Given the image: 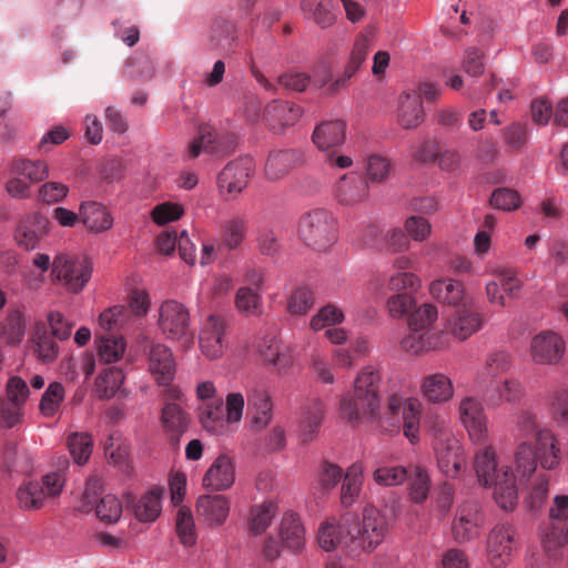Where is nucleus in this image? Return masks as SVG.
<instances>
[{
	"mask_svg": "<svg viewBox=\"0 0 568 568\" xmlns=\"http://www.w3.org/2000/svg\"><path fill=\"white\" fill-rule=\"evenodd\" d=\"M26 333L23 315L18 310L9 311L4 322L0 326V335L7 343H20Z\"/></svg>",
	"mask_w": 568,
	"mask_h": 568,
	"instance_id": "obj_55",
	"label": "nucleus"
},
{
	"mask_svg": "<svg viewBox=\"0 0 568 568\" xmlns=\"http://www.w3.org/2000/svg\"><path fill=\"white\" fill-rule=\"evenodd\" d=\"M49 176V165L42 160L20 159L10 168V178L6 183V190L14 199H28L31 195V186L42 182Z\"/></svg>",
	"mask_w": 568,
	"mask_h": 568,
	"instance_id": "obj_8",
	"label": "nucleus"
},
{
	"mask_svg": "<svg viewBox=\"0 0 568 568\" xmlns=\"http://www.w3.org/2000/svg\"><path fill=\"white\" fill-rule=\"evenodd\" d=\"M548 405L552 419L559 426L568 424V389H556L548 395Z\"/></svg>",
	"mask_w": 568,
	"mask_h": 568,
	"instance_id": "obj_64",
	"label": "nucleus"
},
{
	"mask_svg": "<svg viewBox=\"0 0 568 568\" xmlns=\"http://www.w3.org/2000/svg\"><path fill=\"white\" fill-rule=\"evenodd\" d=\"M373 479L379 486H398L407 479V469L400 465L381 466L374 470Z\"/></svg>",
	"mask_w": 568,
	"mask_h": 568,
	"instance_id": "obj_62",
	"label": "nucleus"
},
{
	"mask_svg": "<svg viewBox=\"0 0 568 568\" xmlns=\"http://www.w3.org/2000/svg\"><path fill=\"white\" fill-rule=\"evenodd\" d=\"M566 343L555 332L544 331L531 338L529 354L537 365H556L564 357Z\"/></svg>",
	"mask_w": 568,
	"mask_h": 568,
	"instance_id": "obj_16",
	"label": "nucleus"
},
{
	"mask_svg": "<svg viewBox=\"0 0 568 568\" xmlns=\"http://www.w3.org/2000/svg\"><path fill=\"white\" fill-rule=\"evenodd\" d=\"M64 398V387L61 383L53 382L49 384L42 394L39 409L45 417H53L59 410Z\"/></svg>",
	"mask_w": 568,
	"mask_h": 568,
	"instance_id": "obj_61",
	"label": "nucleus"
},
{
	"mask_svg": "<svg viewBox=\"0 0 568 568\" xmlns=\"http://www.w3.org/2000/svg\"><path fill=\"white\" fill-rule=\"evenodd\" d=\"M302 10L305 14L312 17L321 28L331 27L336 19L333 3L328 0H304Z\"/></svg>",
	"mask_w": 568,
	"mask_h": 568,
	"instance_id": "obj_52",
	"label": "nucleus"
},
{
	"mask_svg": "<svg viewBox=\"0 0 568 568\" xmlns=\"http://www.w3.org/2000/svg\"><path fill=\"white\" fill-rule=\"evenodd\" d=\"M323 419V403L320 398L310 399L301 410L298 436L301 442H312L318 432Z\"/></svg>",
	"mask_w": 568,
	"mask_h": 568,
	"instance_id": "obj_40",
	"label": "nucleus"
},
{
	"mask_svg": "<svg viewBox=\"0 0 568 568\" xmlns=\"http://www.w3.org/2000/svg\"><path fill=\"white\" fill-rule=\"evenodd\" d=\"M199 420L202 427L212 435H225L229 426L224 417L223 399L205 402L199 407Z\"/></svg>",
	"mask_w": 568,
	"mask_h": 568,
	"instance_id": "obj_41",
	"label": "nucleus"
},
{
	"mask_svg": "<svg viewBox=\"0 0 568 568\" xmlns=\"http://www.w3.org/2000/svg\"><path fill=\"white\" fill-rule=\"evenodd\" d=\"M101 484L99 479H89L80 500L78 509L82 513L95 510L97 517L106 524L116 523L122 516V504L120 499L112 494L104 495L99 500Z\"/></svg>",
	"mask_w": 568,
	"mask_h": 568,
	"instance_id": "obj_9",
	"label": "nucleus"
},
{
	"mask_svg": "<svg viewBox=\"0 0 568 568\" xmlns=\"http://www.w3.org/2000/svg\"><path fill=\"white\" fill-rule=\"evenodd\" d=\"M515 530L509 525H497L490 531L487 540V557L495 568L508 565L511 558Z\"/></svg>",
	"mask_w": 568,
	"mask_h": 568,
	"instance_id": "obj_21",
	"label": "nucleus"
},
{
	"mask_svg": "<svg viewBox=\"0 0 568 568\" xmlns=\"http://www.w3.org/2000/svg\"><path fill=\"white\" fill-rule=\"evenodd\" d=\"M17 500L23 510H39L49 499L39 480H24L17 490Z\"/></svg>",
	"mask_w": 568,
	"mask_h": 568,
	"instance_id": "obj_45",
	"label": "nucleus"
},
{
	"mask_svg": "<svg viewBox=\"0 0 568 568\" xmlns=\"http://www.w3.org/2000/svg\"><path fill=\"white\" fill-rule=\"evenodd\" d=\"M336 201L345 206H353L368 197V183L357 173H347L334 185Z\"/></svg>",
	"mask_w": 568,
	"mask_h": 568,
	"instance_id": "obj_25",
	"label": "nucleus"
},
{
	"mask_svg": "<svg viewBox=\"0 0 568 568\" xmlns=\"http://www.w3.org/2000/svg\"><path fill=\"white\" fill-rule=\"evenodd\" d=\"M415 306L416 300L413 297L410 292H396V294L390 295L386 301V308L392 318H402L406 315L409 316Z\"/></svg>",
	"mask_w": 568,
	"mask_h": 568,
	"instance_id": "obj_63",
	"label": "nucleus"
},
{
	"mask_svg": "<svg viewBox=\"0 0 568 568\" xmlns=\"http://www.w3.org/2000/svg\"><path fill=\"white\" fill-rule=\"evenodd\" d=\"M422 408V403L414 397L402 398L392 395L388 398L387 412L390 419L394 425L402 423L404 435L410 443H415L419 438Z\"/></svg>",
	"mask_w": 568,
	"mask_h": 568,
	"instance_id": "obj_11",
	"label": "nucleus"
},
{
	"mask_svg": "<svg viewBox=\"0 0 568 568\" xmlns=\"http://www.w3.org/2000/svg\"><path fill=\"white\" fill-rule=\"evenodd\" d=\"M344 320V312L339 307L333 304H327L321 307L317 313L312 316L310 327L311 329L318 332L325 327L336 326L343 323Z\"/></svg>",
	"mask_w": 568,
	"mask_h": 568,
	"instance_id": "obj_60",
	"label": "nucleus"
},
{
	"mask_svg": "<svg viewBox=\"0 0 568 568\" xmlns=\"http://www.w3.org/2000/svg\"><path fill=\"white\" fill-rule=\"evenodd\" d=\"M175 530L180 542L192 547L196 542V531L193 515L189 508L181 507L175 518Z\"/></svg>",
	"mask_w": 568,
	"mask_h": 568,
	"instance_id": "obj_56",
	"label": "nucleus"
},
{
	"mask_svg": "<svg viewBox=\"0 0 568 568\" xmlns=\"http://www.w3.org/2000/svg\"><path fill=\"white\" fill-rule=\"evenodd\" d=\"M68 468L69 460L63 457L59 460L58 469L47 473L42 476L41 480H39L43 486L48 499L57 498L62 494L65 486Z\"/></svg>",
	"mask_w": 568,
	"mask_h": 568,
	"instance_id": "obj_50",
	"label": "nucleus"
},
{
	"mask_svg": "<svg viewBox=\"0 0 568 568\" xmlns=\"http://www.w3.org/2000/svg\"><path fill=\"white\" fill-rule=\"evenodd\" d=\"M230 500L224 495L205 494L196 500L197 515L211 528L224 525L230 515Z\"/></svg>",
	"mask_w": 568,
	"mask_h": 568,
	"instance_id": "obj_24",
	"label": "nucleus"
},
{
	"mask_svg": "<svg viewBox=\"0 0 568 568\" xmlns=\"http://www.w3.org/2000/svg\"><path fill=\"white\" fill-rule=\"evenodd\" d=\"M162 511V489L153 488L133 504L135 518L143 524L154 523Z\"/></svg>",
	"mask_w": 568,
	"mask_h": 568,
	"instance_id": "obj_43",
	"label": "nucleus"
},
{
	"mask_svg": "<svg viewBox=\"0 0 568 568\" xmlns=\"http://www.w3.org/2000/svg\"><path fill=\"white\" fill-rule=\"evenodd\" d=\"M379 372L372 365L364 366L356 375L353 393L346 392L339 398V414L353 425L374 422L379 412Z\"/></svg>",
	"mask_w": 568,
	"mask_h": 568,
	"instance_id": "obj_2",
	"label": "nucleus"
},
{
	"mask_svg": "<svg viewBox=\"0 0 568 568\" xmlns=\"http://www.w3.org/2000/svg\"><path fill=\"white\" fill-rule=\"evenodd\" d=\"M458 412L473 443L484 444L488 436V417L483 404L475 397H465L459 403Z\"/></svg>",
	"mask_w": 568,
	"mask_h": 568,
	"instance_id": "obj_17",
	"label": "nucleus"
},
{
	"mask_svg": "<svg viewBox=\"0 0 568 568\" xmlns=\"http://www.w3.org/2000/svg\"><path fill=\"white\" fill-rule=\"evenodd\" d=\"M346 124L342 120L325 121L318 124L312 134L313 143L322 151H329L344 143Z\"/></svg>",
	"mask_w": 568,
	"mask_h": 568,
	"instance_id": "obj_38",
	"label": "nucleus"
},
{
	"mask_svg": "<svg viewBox=\"0 0 568 568\" xmlns=\"http://www.w3.org/2000/svg\"><path fill=\"white\" fill-rule=\"evenodd\" d=\"M301 109L285 101H273L264 110L263 119L275 133H282L285 128L294 125L301 118Z\"/></svg>",
	"mask_w": 568,
	"mask_h": 568,
	"instance_id": "obj_30",
	"label": "nucleus"
},
{
	"mask_svg": "<svg viewBox=\"0 0 568 568\" xmlns=\"http://www.w3.org/2000/svg\"><path fill=\"white\" fill-rule=\"evenodd\" d=\"M248 230V222L241 216H234L227 220L223 227V244L229 250L237 248L244 241Z\"/></svg>",
	"mask_w": 568,
	"mask_h": 568,
	"instance_id": "obj_54",
	"label": "nucleus"
},
{
	"mask_svg": "<svg viewBox=\"0 0 568 568\" xmlns=\"http://www.w3.org/2000/svg\"><path fill=\"white\" fill-rule=\"evenodd\" d=\"M298 235L307 246L325 251L337 240L335 219L326 210H313L301 217Z\"/></svg>",
	"mask_w": 568,
	"mask_h": 568,
	"instance_id": "obj_5",
	"label": "nucleus"
},
{
	"mask_svg": "<svg viewBox=\"0 0 568 568\" xmlns=\"http://www.w3.org/2000/svg\"><path fill=\"white\" fill-rule=\"evenodd\" d=\"M49 233V221L38 212L23 216L13 232L14 243L24 251H34Z\"/></svg>",
	"mask_w": 568,
	"mask_h": 568,
	"instance_id": "obj_18",
	"label": "nucleus"
},
{
	"mask_svg": "<svg viewBox=\"0 0 568 568\" xmlns=\"http://www.w3.org/2000/svg\"><path fill=\"white\" fill-rule=\"evenodd\" d=\"M253 171L251 158H241L227 163L217 176L220 194L226 200L235 199L247 186Z\"/></svg>",
	"mask_w": 568,
	"mask_h": 568,
	"instance_id": "obj_12",
	"label": "nucleus"
},
{
	"mask_svg": "<svg viewBox=\"0 0 568 568\" xmlns=\"http://www.w3.org/2000/svg\"><path fill=\"white\" fill-rule=\"evenodd\" d=\"M420 392L429 403L443 404L454 397V385L446 374L433 373L422 378Z\"/></svg>",
	"mask_w": 568,
	"mask_h": 568,
	"instance_id": "obj_34",
	"label": "nucleus"
},
{
	"mask_svg": "<svg viewBox=\"0 0 568 568\" xmlns=\"http://www.w3.org/2000/svg\"><path fill=\"white\" fill-rule=\"evenodd\" d=\"M236 144L234 134H220L210 125H202L199 129V135L193 139L187 146L186 158L192 160L202 153L212 155H224L232 151Z\"/></svg>",
	"mask_w": 568,
	"mask_h": 568,
	"instance_id": "obj_13",
	"label": "nucleus"
},
{
	"mask_svg": "<svg viewBox=\"0 0 568 568\" xmlns=\"http://www.w3.org/2000/svg\"><path fill=\"white\" fill-rule=\"evenodd\" d=\"M368 52L369 42L367 38H358L354 43V47L349 55V60L344 69L343 75L333 80L331 87H328V91L331 93L338 92L347 87V81L351 78H353L357 73L359 68L364 64Z\"/></svg>",
	"mask_w": 568,
	"mask_h": 568,
	"instance_id": "obj_39",
	"label": "nucleus"
},
{
	"mask_svg": "<svg viewBox=\"0 0 568 568\" xmlns=\"http://www.w3.org/2000/svg\"><path fill=\"white\" fill-rule=\"evenodd\" d=\"M413 260L409 256L400 255L393 260L390 270L385 278L386 288L390 292H410L415 293L422 287V278L412 267Z\"/></svg>",
	"mask_w": 568,
	"mask_h": 568,
	"instance_id": "obj_19",
	"label": "nucleus"
},
{
	"mask_svg": "<svg viewBox=\"0 0 568 568\" xmlns=\"http://www.w3.org/2000/svg\"><path fill=\"white\" fill-rule=\"evenodd\" d=\"M257 351L265 362L276 366L278 369L291 364L287 356V347L283 346L275 335H265L257 342Z\"/></svg>",
	"mask_w": 568,
	"mask_h": 568,
	"instance_id": "obj_44",
	"label": "nucleus"
},
{
	"mask_svg": "<svg viewBox=\"0 0 568 568\" xmlns=\"http://www.w3.org/2000/svg\"><path fill=\"white\" fill-rule=\"evenodd\" d=\"M433 450L438 469L449 478H456L466 469L463 445L442 419L434 429Z\"/></svg>",
	"mask_w": 568,
	"mask_h": 568,
	"instance_id": "obj_4",
	"label": "nucleus"
},
{
	"mask_svg": "<svg viewBox=\"0 0 568 568\" xmlns=\"http://www.w3.org/2000/svg\"><path fill=\"white\" fill-rule=\"evenodd\" d=\"M158 324L168 338L182 341L191 336L189 311L178 301L169 300L161 304Z\"/></svg>",
	"mask_w": 568,
	"mask_h": 568,
	"instance_id": "obj_14",
	"label": "nucleus"
},
{
	"mask_svg": "<svg viewBox=\"0 0 568 568\" xmlns=\"http://www.w3.org/2000/svg\"><path fill=\"white\" fill-rule=\"evenodd\" d=\"M93 272L91 261L83 255L59 254L52 262V280L70 293L81 292Z\"/></svg>",
	"mask_w": 568,
	"mask_h": 568,
	"instance_id": "obj_6",
	"label": "nucleus"
},
{
	"mask_svg": "<svg viewBox=\"0 0 568 568\" xmlns=\"http://www.w3.org/2000/svg\"><path fill=\"white\" fill-rule=\"evenodd\" d=\"M483 326L481 315L473 307V301L456 310L448 322L449 334L459 341H465Z\"/></svg>",
	"mask_w": 568,
	"mask_h": 568,
	"instance_id": "obj_29",
	"label": "nucleus"
},
{
	"mask_svg": "<svg viewBox=\"0 0 568 568\" xmlns=\"http://www.w3.org/2000/svg\"><path fill=\"white\" fill-rule=\"evenodd\" d=\"M540 542L549 558H557L568 545V495H556L548 519L540 528Z\"/></svg>",
	"mask_w": 568,
	"mask_h": 568,
	"instance_id": "obj_3",
	"label": "nucleus"
},
{
	"mask_svg": "<svg viewBox=\"0 0 568 568\" xmlns=\"http://www.w3.org/2000/svg\"><path fill=\"white\" fill-rule=\"evenodd\" d=\"M123 381L124 374L120 368H106L97 377L94 390L100 398H111L118 393Z\"/></svg>",
	"mask_w": 568,
	"mask_h": 568,
	"instance_id": "obj_49",
	"label": "nucleus"
},
{
	"mask_svg": "<svg viewBox=\"0 0 568 568\" xmlns=\"http://www.w3.org/2000/svg\"><path fill=\"white\" fill-rule=\"evenodd\" d=\"M136 344L145 354L148 371L156 383L161 386H170L176 373V363L172 351L145 334L138 335Z\"/></svg>",
	"mask_w": 568,
	"mask_h": 568,
	"instance_id": "obj_7",
	"label": "nucleus"
},
{
	"mask_svg": "<svg viewBox=\"0 0 568 568\" xmlns=\"http://www.w3.org/2000/svg\"><path fill=\"white\" fill-rule=\"evenodd\" d=\"M68 447L74 462L84 465L92 454L93 440L88 433H73L68 438Z\"/></svg>",
	"mask_w": 568,
	"mask_h": 568,
	"instance_id": "obj_59",
	"label": "nucleus"
},
{
	"mask_svg": "<svg viewBox=\"0 0 568 568\" xmlns=\"http://www.w3.org/2000/svg\"><path fill=\"white\" fill-rule=\"evenodd\" d=\"M474 468L478 481L485 487H491L498 478L507 477L509 467L498 469L497 453L493 445L480 448L474 457Z\"/></svg>",
	"mask_w": 568,
	"mask_h": 568,
	"instance_id": "obj_26",
	"label": "nucleus"
},
{
	"mask_svg": "<svg viewBox=\"0 0 568 568\" xmlns=\"http://www.w3.org/2000/svg\"><path fill=\"white\" fill-rule=\"evenodd\" d=\"M538 464L545 470H555L561 463V449L557 435L547 427L536 434L534 448Z\"/></svg>",
	"mask_w": 568,
	"mask_h": 568,
	"instance_id": "obj_23",
	"label": "nucleus"
},
{
	"mask_svg": "<svg viewBox=\"0 0 568 568\" xmlns=\"http://www.w3.org/2000/svg\"><path fill=\"white\" fill-rule=\"evenodd\" d=\"M226 322L217 314H210L202 323L199 343L203 355L210 359L220 358L226 347Z\"/></svg>",
	"mask_w": 568,
	"mask_h": 568,
	"instance_id": "obj_15",
	"label": "nucleus"
},
{
	"mask_svg": "<svg viewBox=\"0 0 568 568\" xmlns=\"http://www.w3.org/2000/svg\"><path fill=\"white\" fill-rule=\"evenodd\" d=\"M363 487V467L358 463L351 465L344 474L341 487V503L344 507L353 506L359 498Z\"/></svg>",
	"mask_w": 568,
	"mask_h": 568,
	"instance_id": "obj_46",
	"label": "nucleus"
},
{
	"mask_svg": "<svg viewBox=\"0 0 568 568\" xmlns=\"http://www.w3.org/2000/svg\"><path fill=\"white\" fill-rule=\"evenodd\" d=\"M513 357L509 352L497 349L488 353L483 368L477 375L476 383L479 386L487 385L498 381L500 376L510 371Z\"/></svg>",
	"mask_w": 568,
	"mask_h": 568,
	"instance_id": "obj_35",
	"label": "nucleus"
},
{
	"mask_svg": "<svg viewBox=\"0 0 568 568\" xmlns=\"http://www.w3.org/2000/svg\"><path fill=\"white\" fill-rule=\"evenodd\" d=\"M449 344V334L443 329L419 331L410 329L400 341L405 352L414 355L440 349Z\"/></svg>",
	"mask_w": 568,
	"mask_h": 568,
	"instance_id": "obj_22",
	"label": "nucleus"
},
{
	"mask_svg": "<svg viewBox=\"0 0 568 568\" xmlns=\"http://www.w3.org/2000/svg\"><path fill=\"white\" fill-rule=\"evenodd\" d=\"M272 407L271 396L265 388L254 387L247 392V415L252 429L260 432L270 425Z\"/></svg>",
	"mask_w": 568,
	"mask_h": 568,
	"instance_id": "obj_28",
	"label": "nucleus"
},
{
	"mask_svg": "<svg viewBox=\"0 0 568 568\" xmlns=\"http://www.w3.org/2000/svg\"><path fill=\"white\" fill-rule=\"evenodd\" d=\"M303 161L304 155L301 151L293 149L274 151L266 161L265 174L268 180H281L290 171L301 165Z\"/></svg>",
	"mask_w": 568,
	"mask_h": 568,
	"instance_id": "obj_31",
	"label": "nucleus"
},
{
	"mask_svg": "<svg viewBox=\"0 0 568 568\" xmlns=\"http://www.w3.org/2000/svg\"><path fill=\"white\" fill-rule=\"evenodd\" d=\"M537 466L532 445L528 440L519 442L514 453V470H510V474H514L515 478L524 479L532 475Z\"/></svg>",
	"mask_w": 568,
	"mask_h": 568,
	"instance_id": "obj_47",
	"label": "nucleus"
},
{
	"mask_svg": "<svg viewBox=\"0 0 568 568\" xmlns=\"http://www.w3.org/2000/svg\"><path fill=\"white\" fill-rule=\"evenodd\" d=\"M408 488L412 500L416 504H420L427 499L430 489V478L425 469L420 466H414L412 468Z\"/></svg>",
	"mask_w": 568,
	"mask_h": 568,
	"instance_id": "obj_58",
	"label": "nucleus"
},
{
	"mask_svg": "<svg viewBox=\"0 0 568 568\" xmlns=\"http://www.w3.org/2000/svg\"><path fill=\"white\" fill-rule=\"evenodd\" d=\"M280 537L283 546L292 551H298L304 547L305 530L297 514L287 511L281 520Z\"/></svg>",
	"mask_w": 568,
	"mask_h": 568,
	"instance_id": "obj_42",
	"label": "nucleus"
},
{
	"mask_svg": "<svg viewBox=\"0 0 568 568\" xmlns=\"http://www.w3.org/2000/svg\"><path fill=\"white\" fill-rule=\"evenodd\" d=\"M515 475L508 473L493 484L494 498L497 505L504 510H513L518 503V491L515 485Z\"/></svg>",
	"mask_w": 568,
	"mask_h": 568,
	"instance_id": "obj_48",
	"label": "nucleus"
},
{
	"mask_svg": "<svg viewBox=\"0 0 568 568\" xmlns=\"http://www.w3.org/2000/svg\"><path fill=\"white\" fill-rule=\"evenodd\" d=\"M388 532L386 517L373 506H366L359 521L353 514L343 515L336 523L327 521L318 530L317 540L326 551L337 547L352 556L371 552Z\"/></svg>",
	"mask_w": 568,
	"mask_h": 568,
	"instance_id": "obj_1",
	"label": "nucleus"
},
{
	"mask_svg": "<svg viewBox=\"0 0 568 568\" xmlns=\"http://www.w3.org/2000/svg\"><path fill=\"white\" fill-rule=\"evenodd\" d=\"M98 355L104 363L120 361L126 349V342L122 336H100L97 341Z\"/></svg>",
	"mask_w": 568,
	"mask_h": 568,
	"instance_id": "obj_53",
	"label": "nucleus"
},
{
	"mask_svg": "<svg viewBox=\"0 0 568 568\" xmlns=\"http://www.w3.org/2000/svg\"><path fill=\"white\" fill-rule=\"evenodd\" d=\"M485 516L475 500L460 503L452 523V536L458 544L469 542L480 536Z\"/></svg>",
	"mask_w": 568,
	"mask_h": 568,
	"instance_id": "obj_10",
	"label": "nucleus"
},
{
	"mask_svg": "<svg viewBox=\"0 0 568 568\" xmlns=\"http://www.w3.org/2000/svg\"><path fill=\"white\" fill-rule=\"evenodd\" d=\"M397 123L405 130L416 129L424 120L422 98L416 92H404L398 98Z\"/></svg>",
	"mask_w": 568,
	"mask_h": 568,
	"instance_id": "obj_32",
	"label": "nucleus"
},
{
	"mask_svg": "<svg viewBox=\"0 0 568 568\" xmlns=\"http://www.w3.org/2000/svg\"><path fill=\"white\" fill-rule=\"evenodd\" d=\"M429 293L438 302L450 306H463L471 302L465 293L464 284L453 278L435 280L429 285Z\"/></svg>",
	"mask_w": 568,
	"mask_h": 568,
	"instance_id": "obj_36",
	"label": "nucleus"
},
{
	"mask_svg": "<svg viewBox=\"0 0 568 568\" xmlns=\"http://www.w3.org/2000/svg\"><path fill=\"white\" fill-rule=\"evenodd\" d=\"M277 513V506L273 501H265L251 508L248 516V528L255 534H263L271 525Z\"/></svg>",
	"mask_w": 568,
	"mask_h": 568,
	"instance_id": "obj_51",
	"label": "nucleus"
},
{
	"mask_svg": "<svg viewBox=\"0 0 568 568\" xmlns=\"http://www.w3.org/2000/svg\"><path fill=\"white\" fill-rule=\"evenodd\" d=\"M234 481L235 467L227 455L216 457L202 478L203 487L212 491L227 490Z\"/></svg>",
	"mask_w": 568,
	"mask_h": 568,
	"instance_id": "obj_27",
	"label": "nucleus"
},
{
	"mask_svg": "<svg viewBox=\"0 0 568 568\" xmlns=\"http://www.w3.org/2000/svg\"><path fill=\"white\" fill-rule=\"evenodd\" d=\"M162 426L171 443L179 446L190 426V416L175 403H166L161 415Z\"/></svg>",
	"mask_w": 568,
	"mask_h": 568,
	"instance_id": "obj_33",
	"label": "nucleus"
},
{
	"mask_svg": "<svg viewBox=\"0 0 568 568\" xmlns=\"http://www.w3.org/2000/svg\"><path fill=\"white\" fill-rule=\"evenodd\" d=\"M484 397L489 407L503 405H517L525 397V387L517 377H507L501 381L487 384Z\"/></svg>",
	"mask_w": 568,
	"mask_h": 568,
	"instance_id": "obj_20",
	"label": "nucleus"
},
{
	"mask_svg": "<svg viewBox=\"0 0 568 568\" xmlns=\"http://www.w3.org/2000/svg\"><path fill=\"white\" fill-rule=\"evenodd\" d=\"M80 219L93 233H102L113 225V217L108 209L97 201H83L80 204Z\"/></svg>",
	"mask_w": 568,
	"mask_h": 568,
	"instance_id": "obj_37",
	"label": "nucleus"
},
{
	"mask_svg": "<svg viewBox=\"0 0 568 568\" xmlns=\"http://www.w3.org/2000/svg\"><path fill=\"white\" fill-rule=\"evenodd\" d=\"M549 489V477L540 474L536 477L528 495L525 497L524 504L531 514H537L547 500Z\"/></svg>",
	"mask_w": 568,
	"mask_h": 568,
	"instance_id": "obj_57",
	"label": "nucleus"
}]
</instances>
